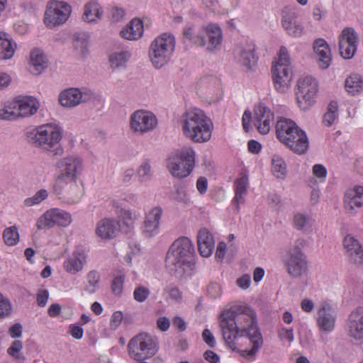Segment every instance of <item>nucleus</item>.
I'll use <instances>...</instances> for the list:
<instances>
[{
    "label": "nucleus",
    "instance_id": "f257e3e1",
    "mask_svg": "<svg viewBox=\"0 0 363 363\" xmlns=\"http://www.w3.org/2000/svg\"><path fill=\"white\" fill-rule=\"evenodd\" d=\"M194 247L186 237L176 240L171 245L166 257V267L169 273L181 278L191 274L193 267Z\"/></svg>",
    "mask_w": 363,
    "mask_h": 363
},
{
    "label": "nucleus",
    "instance_id": "f03ea898",
    "mask_svg": "<svg viewBox=\"0 0 363 363\" xmlns=\"http://www.w3.org/2000/svg\"><path fill=\"white\" fill-rule=\"evenodd\" d=\"M233 311L240 337L246 336L252 344L251 350L241 351L244 357H253L263 344L261 333L257 328L256 314L254 311L245 306H236L230 308Z\"/></svg>",
    "mask_w": 363,
    "mask_h": 363
},
{
    "label": "nucleus",
    "instance_id": "7ed1b4c3",
    "mask_svg": "<svg viewBox=\"0 0 363 363\" xmlns=\"http://www.w3.org/2000/svg\"><path fill=\"white\" fill-rule=\"evenodd\" d=\"M181 125L184 135L198 143L208 142L213 130L211 119L198 108L184 113L181 119Z\"/></svg>",
    "mask_w": 363,
    "mask_h": 363
},
{
    "label": "nucleus",
    "instance_id": "20e7f679",
    "mask_svg": "<svg viewBox=\"0 0 363 363\" xmlns=\"http://www.w3.org/2000/svg\"><path fill=\"white\" fill-rule=\"evenodd\" d=\"M26 136L32 145L50 152L53 157L63 155L64 150L60 144L62 135L59 126L45 124L28 130Z\"/></svg>",
    "mask_w": 363,
    "mask_h": 363
},
{
    "label": "nucleus",
    "instance_id": "39448f33",
    "mask_svg": "<svg viewBox=\"0 0 363 363\" xmlns=\"http://www.w3.org/2000/svg\"><path fill=\"white\" fill-rule=\"evenodd\" d=\"M195 165V152L191 147H184L172 152L167 160V167L175 178L189 176Z\"/></svg>",
    "mask_w": 363,
    "mask_h": 363
},
{
    "label": "nucleus",
    "instance_id": "423d86ee",
    "mask_svg": "<svg viewBox=\"0 0 363 363\" xmlns=\"http://www.w3.org/2000/svg\"><path fill=\"white\" fill-rule=\"evenodd\" d=\"M183 36L196 46H206L207 50L213 52L219 48L222 42V31L217 25H209L201 32L195 33L191 26L184 28Z\"/></svg>",
    "mask_w": 363,
    "mask_h": 363
},
{
    "label": "nucleus",
    "instance_id": "0eeeda50",
    "mask_svg": "<svg viewBox=\"0 0 363 363\" xmlns=\"http://www.w3.org/2000/svg\"><path fill=\"white\" fill-rule=\"evenodd\" d=\"M306 245V240L303 238H298L291 245L286 256L283 258V262L286 267L287 272L292 278H298L305 276L308 273V261L302 248Z\"/></svg>",
    "mask_w": 363,
    "mask_h": 363
},
{
    "label": "nucleus",
    "instance_id": "6e6552de",
    "mask_svg": "<svg viewBox=\"0 0 363 363\" xmlns=\"http://www.w3.org/2000/svg\"><path fill=\"white\" fill-rule=\"evenodd\" d=\"M174 37L169 33H162L151 43L149 49V57L152 65L161 68L169 62L174 50Z\"/></svg>",
    "mask_w": 363,
    "mask_h": 363
},
{
    "label": "nucleus",
    "instance_id": "1a4fd4ad",
    "mask_svg": "<svg viewBox=\"0 0 363 363\" xmlns=\"http://www.w3.org/2000/svg\"><path fill=\"white\" fill-rule=\"evenodd\" d=\"M272 79L276 90L280 93L286 92L290 86L292 72L290 60L286 48L281 47L279 50V60L272 68Z\"/></svg>",
    "mask_w": 363,
    "mask_h": 363
},
{
    "label": "nucleus",
    "instance_id": "9d476101",
    "mask_svg": "<svg viewBox=\"0 0 363 363\" xmlns=\"http://www.w3.org/2000/svg\"><path fill=\"white\" fill-rule=\"evenodd\" d=\"M128 354L136 361L152 357L157 352V344L147 333H141L133 337L128 344Z\"/></svg>",
    "mask_w": 363,
    "mask_h": 363
},
{
    "label": "nucleus",
    "instance_id": "9b49d317",
    "mask_svg": "<svg viewBox=\"0 0 363 363\" xmlns=\"http://www.w3.org/2000/svg\"><path fill=\"white\" fill-rule=\"evenodd\" d=\"M53 191L59 199L70 205L79 203L84 195L83 186L76 179L55 181Z\"/></svg>",
    "mask_w": 363,
    "mask_h": 363
},
{
    "label": "nucleus",
    "instance_id": "f8f14e48",
    "mask_svg": "<svg viewBox=\"0 0 363 363\" xmlns=\"http://www.w3.org/2000/svg\"><path fill=\"white\" fill-rule=\"evenodd\" d=\"M83 162L77 155H70L59 160L55 164L56 169L60 170L55 181H67L77 179L83 169Z\"/></svg>",
    "mask_w": 363,
    "mask_h": 363
},
{
    "label": "nucleus",
    "instance_id": "ddd939ff",
    "mask_svg": "<svg viewBox=\"0 0 363 363\" xmlns=\"http://www.w3.org/2000/svg\"><path fill=\"white\" fill-rule=\"evenodd\" d=\"M231 308L223 312L219 317V325L222 335L227 345L233 351L237 349L235 340L240 336V331L236 323V319Z\"/></svg>",
    "mask_w": 363,
    "mask_h": 363
},
{
    "label": "nucleus",
    "instance_id": "4468645a",
    "mask_svg": "<svg viewBox=\"0 0 363 363\" xmlns=\"http://www.w3.org/2000/svg\"><path fill=\"white\" fill-rule=\"evenodd\" d=\"M296 93V100L299 107L302 110H306L315 102V97L318 91L316 80L312 77H306L299 79L297 84Z\"/></svg>",
    "mask_w": 363,
    "mask_h": 363
},
{
    "label": "nucleus",
    "instance_id": "2eb2a0df",
    "mask_svg": "<svg viewBox=\"0 0 363 363\" xmlns=\"http://www.w3.org/2000/svg\"><path fill=\"white\" fill-rule=\"evenodd\" d=\"M71 13V7L64 1H52L47 6L44 22L52 28L65 23Z\"/></svg>",
    "mask_w": 363,
    "mask_h": 363
},
{
    "label": "nucleus",
    "instance_id": "dca6fc26",
    "mask_svg": "<svg viewBox=\"0 0 363 363\" xmlns=\"http://www.w3.org/2000/svg\"><path fill=\"white\" fill-rule=\"evenodd\" d=\"M72 221V218L69 213L59 208H53L47 211L41 216L38 218L36 225L38 229L50 228L55 225L67 227L70 225Z\"/></svg>",
    "mask_w": 363,
    "mask_h": 363
},
{
    "label": "nucleus",
    "instance_id": "f3484780",
    "mask_svg": "<svg viewBox=\"0 0 363 363\" xmlns=\"http://www.w3.org/2000/svg\"><path fill=\"white\" fill-rule=\"evenodd\" d=\"M157 125L155 116L151 112L138 110L135 111L130 118L131 130L141 134L152 130Z\"/></svg>",
    "mask_w": 363,
    "mask_h": 363
},
{
    "label": "nucleus",
    "instance_id": "a211bd4d",
    "mask_svg": "<svg viewBox=\"0 0 363 363\" xmlns=\"http://www.w3.org/2000/svg\"><path fill=\"white\" fill-rule=\"evenodd\" d=\"M336 318L337 314L332 305L323 303L317 310L316 324L320 332H333L335 328Z\"/></svg>",
    "mask_w": 363,
    "mask_h": 363
},
{
    "label": "nucleus",
    "instance_id": "6ab92c4d",
    "mask_svg": "<svg viewBox=\"0 0 363 363\" xmlns=\"http://www.w3.org/2000/svg\"><path fill=\"white\" fill-rule=\"evenodd\" d=\"M339 50L341 56L345 59H351L356 50L358 43V35L353 28H345L338 38Z\"/></svg>",
    "mask_w": 363,
    "mask_h": 363
},
{
    "label": "nucleus",
    "instance_id": "aec40b11",
    "mask_svg": "<svg viewBox=\"0 0 363 363\" xmlns=\"http://www.w3.org/2000/svg\"><path fill=\"white\" fill-rule=\"evenodd\" d=\"M92 94L91 92L82 91L78 88H69L62 91L59 96L60 104L67 108L77 106L90 99Z\"/></svg>",
    "mask_w": 363,
    "mask_h": 363
},
{
    "label": "nucleus",
    "instance_id": "412c9836",
    "mask_svg": "<svg viewBox=\"0 0 363 363\" xmlns=\"http://www.w3.org/2000/svg\"><path fill=\"white\" fill-rule=\"evenodd\" d=\"M343 247L349 262L356 266L363 264V250L359 241L348 235L343 240Z\"/></svg>",
    "mask_w": 363,
    "mask_h": 363
},
{
    "label": "nucleus",
    "instance_id": "4be33fe9",
    "mask_svg": "<svg viewBox=\"0 0 363 363\" xmlns=\"http://www.w3.org/2000/svg\"><path fill=\"white\" fill-rule=\"evenodd\" d=\"M162 215V209L160 206H155L147 212L143 227V233L146 237L152 238L159 233Z\"/></svg>",
    "mask_w": 363,
    "mask_h": 363
},
{
    "label": "nucleus",
    "instance_id": "5701e85b",
    "mask_svg": "<svg viewBox=\"0 0 363 363\" xmlns=\"http://www.w3.org/2000/svg\"><path fill=\"white\" fill-rule=\"evenodd\" d=\"M362 205L363 186H357L346 191L344 199V207L348 215H354L357 213L356 208L362 207Z\"/></svg>",
    "mask_w": 363,
    "mask_h": 363
},
{
    "label": "nucleus",
    "instance_id": "b1692460",
    "mask_svg": "<svg viewBox=\"0 0 363 363\" xmlns=\"http://www.w3.org/2000/svg\"><path fill=\"white\" fill-rule=\"evenodd\" d=\"M254 116L255 125L257 126L258 131L262 134L268 133L271 128V121L274 118L270 109L260 104L255 106Z\"/></svg>",
    "mask_w": 363,
    "mask_h": 363
},
{
    "label": "nucleus",
    "instance_id": "393cba45",
    "mask_svg": "<svg viewBox=\"0 0 363 363\" xmlns=\"http://www.w3.org/2000/svg\"><path fill=\"white\" fill-rule=\"evenodd\" d=\"M296 13L289 8L281 12V24L289 35L299 37L303 33V27L297 21Z\"/></svg>",
    "mask_w": 363,
    "mask_h": 363
},
{
    "label": "nucleus",
    "instance_id": "a878e982",
    "mask_svg": "<svg viewBox=\"0 0 363 363\" xmlns=\"http://www.w3.org/2000/svg\"><path fill=\"white\" fill-rule=\"evenodd\" d=\"M347 330L349 335L356 340L363 339V308L358 307L348 317Z\"/></svg>",
    "mask_w": 363,
    "mask_h": 363
},
{
    "label": "nucleus",
    "instance_id": "bb28decb",
    "mask_svg": "<svg viewBox=\"0 0 363 363\" xmlns=\"http://www.w3.org/2000/svg\"><path fill=\"white\" fill-rule=\"evenodd\" d=\"M294 152L304 154L309 147V141L306 133L299 127L285 144Z\"/></svg>",
    "mask_w": 363,
    "mask_h": 363
},
{
    "label": "nucleus",
    "instance_id": "cd10ccee",
    "mask_svg": "<svg viewBox=\"0 0 363 363\" xmlns=\"http://www.w3.org/2000/svg\"><path fill=\"white\" fill-rule=\"evenodd\" d=\"M255 45L252 43H240L235 49V55L247 69H251L257 63L255 55Z\"/></svg>",
    "mask_w": 363,
    "mask_h": 363
},
{
    "label": "nucleus",
    "instance_id": "c85d7f7f",
    "mask_svg": "<svg viewBox=\"0 0 363 363\" xmlns=\"http://www.w3.org/2000/svg\"><path fill=\"white\" fill-rule=\"evenodd\" d=\"M313 50L317 55L319 66L327 69L332 61L330 46L323 38H318L313 43Z\"/></svg>",
    "mask_w": 363,
    "mask_h": 363
},
{
    "label": "nucleus",
    "instance_id": "c756f323",
    "mask_svg": "<svg viewBox=\"0 0 363 363\" xmlns=\"http://www.w3.org/2000/svg\"><path fill=\"white\" fill-rule=\"evenodd\" d=\"M119 230V223L114 220L105 218L100 220L96 225V234L101 239H112Z\"/></svg>",
    "mask_w": 363,
    "mask_h": 363
},
{
    "label": "nucleus",
    "instance_id": "7c9ffc66",
    "mask_svg": "<svg viewBox=\"0 0 363 363\" xmlns=\"http://www.w3.org/2000/svg\"><path fill=\"white\" fill-rule=\"evenodd\" d=\"M199 251L202 257H208L214 248V240L211 233L206 228H201L197 235Z\"/></svg>",
    "mask_w": 363,
    "mask_h": 363
},
{
    "label": "nucleus",
    "instance_id": "2f4dec72",
    "mask_svg": "<svg viewBox=\"0 0 363 363\" xmlns=\"http://www.w3.org/2000/svg\"><path fill=\"white\" fill-rule=\"evenodd\" d=\"M18 103L17 113L18 117H29L34 115L38 108L39 102L32 96L18 97L16 99Z\"/></svg>",
    "mask_w": 363,
    "mask_h": 363
},
{
    "label": "nucleus",
    "instance_id": "473e14b6",
    "mask_svg": "<svg viewBox=\"0 0 363 363\" xmlns=\"http://www.w3.org/2000/svg\"><path fill=\"white\" fill-rule=\"evenodd\" d=\"M298 126L291 120L281 118L276 123L277 138L283 144H286Z\"/></svg>",
    "mask_w": 363,
    "mask_h": 363
},
{
    "label": "nucleus",
    "instance_id": "72a5a7b5",
    "mask_svg": "<svg viewBox=\"0 0 363 363\" xmlns=\"http://www.w3.org/2000/svg\"><path fill=\"white\" fill-rule=\"evenodd\" d=\"M48 66V60L43 52L35 49L30 53V71L33 74H40Z\"/></svg>",
    "mask_w": 363,
    "mask_h": 363
},
{
    "label": "nucleus",
    "instance_id": "f704fd0d",
    "mask_svg": "<svg viewBox=\"0 0 363 363\" xmlns=\"http://www.w3.org/2000/svg\"><path fill=\"white\" fill-rule=\"evenodd\" d=\"M143 33V22L138 18L133 19L126 29L121 31L123 38L127 40H137Z\"/></svg>",
    "mask_w": 363,
    "mask_h": 363
},
{
    "label": "nucleus",
    "instance_id": "c9c22d12",
    "mask_svg": "<svg viewBox=\"0 0 363 363\" xmlns=\"http://www.w3.org/2000/svg\"><path fill=\"white\" fill-rule=\"evenodd\" d=\"M345 86L349 94H359L363 91V77L357 73H352L346 78Z\"/></svg>",
    "mask_w": 363,
    "mask_h": 363
},
{
    "label": "nucleus",
    "instance_id": "e433bc0d",
    "mask_svg": "<svg viewBox=\"0 0 363 363\" xmlns=\"http://www.w3.org/2000/svg\"><path fill=\"white\" fill-rule=\"evenodd\" d=\"M103 11L99 4L96 1H91L84 6L83 19L91 23L101 18Z\"/></svg>",
    "mask_w": 363,
    "mask_h": 363
},
{
    "label": "nucleus",
    "instance_id": "4c0bfd02",
    "mask_svg": "<svg viewBox=\"0 0 363 363\" xmlns=\"http://www.w3.org/2000/svg\"><path fill=\"white\" fill-rule=\"evenodd\" d=\"M130 56V52L127 50H120L112 52L109 55L111 67L113 69L125 67Z\"/></svg>",
    "mask_w": 363,
    "mask_h": 363
},
{
    "label": "nucleus",
    "instance_id": "58836bf2",
    "mask_svg": "<svg viewBox=\"0 0 363 363\" xmlns=\"http://www.w3.org/2000/svg\"><path fill=\"white\" fill-rule=\"evenodd\" d=\"M16 44L9 38V35L0 32V52L3 54L4 59L11 58L15 51Z\"/></svg>",
    "mask_w": 363,
    "mask_h": 363
},
{
    "label": "nucleus",
    "instance_id": "ea45409f",
    "mask_svg": "<svg viewBox=\"0 0 363 363\" xmlns=\"http://www.w3.org/2000/svg\"><path fill=\"white\" fill-rule=\"evenodd\" d=\"M248 184V179L247 177H242L238 179L235 183V196L234 201L237 204V208H239L240 204L245 203L244 196L247 194V187Z\"/></svg>",
    "mask_w": 363,
    "mask_h": 363
},
{
    "label": "nucleus",
    "instance_id": "a19ab883",
    "mask_svg": "<svg viewBox=\"0 0 363 363\" xmlns=\"http://www.w3.org/2000/svg\"><path fill=\"white\" fill-rule=\"evenodd\" d=\"M18 103L15 101L0 106V118L2 120H15L18 118L17 113Z\"/></svg>",
    "mask_w": 363,
    "mask_h": 363
},
{
    "label": "nucleus",
    "instance_id": "79ce46f5",
    "mask_svg": "<svg viewBox=\"0 0 363 363\" xmlns=\"http://www.w3.org/2000/svg\"><path fill=\"white\" fill-rule=\"evenodd\" d=\"M272 172L278 179H284L286 175V165L279 155H274L272 160Z\"/></svg>",
    "mask_w": 363,
    "mask_h": 363
},
{
    "label": "nucleus",
    "instance_id": "37998d69",
    "mask_svg": "<svg viewBox=\"0 0 363 363\" xmlns=\"http://www.w3.org/2000/svg\"><path fill=\"white\" fill-rule=\"evenodd\" d=\"M3 240L7 246H15L19 242L20 235L18 228L13 225L4 229L3 232Z\"/></svg>",
    "mask_w": 363,
    "mask_h": 363
},
{
    "label": "nucleus",
    "instance_id": "c03bdc74",
    "mask_svg": "<svg viewBox=\"0 0 363 363\" xmlns=\"http://www.w3.org/2000/svg\"><path fill=\"white\" fill-rule=\"evenodd\" d=\"M137 176L140 182H147L152 177L151 160L146 159L141 162L137 169Z\"/></svg>",
    "mask_w": 363,
    "mask_h": 363
},
{
    "label": "nucleus",
    "instance_id": "a18cd8bd",
    "mask_svg": "<svg viewBox=\"0 0 363 363\" xmlns=\"http://www.w3.org/2000/svg\"><path fill=\"white\" fill-rule=\"evenodd\" d=\"M310 221V216L301 213H296L293 218V225L298 230L305 231L309 227Z\"/></svg>",
    "mask_w": 363,
    "mask_h": 363
},
{
    "label": "nucleus",
    "instance_id": "49530a36",
    "mask_svg": "<svg viewBox=\"0 0 363 363\" xmlns=\"http://www.w3.org/2000/svg\"><path fill=\"white\" fill-rule=\"evenodd\" d=\"M337 103L331 101L328 106V111L325 113L323 119V122L326 126H330L334 123L337 116Z\"/></svg>",
    "mask_w": 363,
    "mask_h": 363
},
{
    "label": "nucleus",
    "instance_id": "de8ad7c7",
    "mask_svg": "<svg viewBox=\"0 0 363 363\" xmlns=\"http://www.w3.org/2000/svg\"><path fill=\"white\" fill-rule=\"evenodd\" d=\"M49 193L46 189H42L38 191L32 197L24 200L23 203L26 207H31L40 203L48 197Z\"/></svg>",
    "mask_w": 363,
    "mask_h": 363
},
{
    "label": "nucleus",
    "instance_id": "09e8293b",
    "mask_svg": "<svg viewBox=\"0 0 363 363\" xmlns=\"http://www.w3.org/2000/svg\"><path fill=\"white\" fill-rule=\"evenodd\" d=\"M64 266L67 272L71 274H76L82 269L83 263L79 257L74 256L69 258L65 262Z\"/></svg>",
    "mask_w": 363,
    "mask_h": 363
},
{
    "label": "nucleus",
    "instance_id": "8fccbe9b",
    "mask_svg": "<svg viewBox=\"0 0 363 363\" xmlns=\"http://www.w3.org/2000/svg\"><path fill=\"white\" fill-rule=\"evenodd\" d=\"M100 276L96 271H91L87 275V284L85 290L89 294H93L96 291L99 282Z\"/></svg>",
    "mask_w": 363,
    "mask_h": 363
},
{
    "label": "nucleus",
    "instance_id": "3c124183",
    "mask_svg": "<svg viewBox=\"0 0 363 363\" xmlns=\"http://www.w3.org/2000/svg\"><path fill=\"white\" fill-rule=\"evenodd\" d=\"M119 218L126 225L127 228H130L136 220L137 216L129 210L122 209Z\"/></svg>",
    "mask_w": 363,
    "mask_h": 363
},
{
    "label": "nucleus",
    "instance_id": "603ef678",
    "mask_svg": "<svg viewBox=\"0 0 363 363\" xmlns=\"http://www.w3.org/2000/svg\"><path fill=\"white\" fill-rule=\"evenodd\" d=\"M150 294V291L148 288L145 286H138L135 289L133 292L134 299L140 303L145 301Z\"/></svg>",
    "mask_w": 363,
    "mask_h": 363
},
{
    "label": "nucleus",
    "instance_id": "864d4df0",
    "mask_svg": "<svg viewBox=\"0 0 363 363\" xmlns=\"http://www.w3.org/2000/svg\"><path fill=\"white\" fill-rule=\"evenodd\" d=\"M11 310L12 307L10 301L0 293V318L9 316L11 313Z\"/></svg>",
    "mask_w": 363,
    "mask_h": 363
},
{
    "label": "nucleus",
    "instance_id": "5fc2aeb1",
    "mask_svg": "<svg viewBox=\"0 0 363 363\" xmlns=\"http://www.w3.org/2000/svg\"><path fill=\"white\" fill-rule=\"evenodd\" d=\"M202 338L205 343H206L210 347H214L216 345V341L214 336L208 329H204L202 332Z\"/></svg>",
    "mask_w": 363,
    "mask_h": 363
},
{
    "label": "nucleus",
    "instance_id": "6e6d98bb",
    "mask_svg": "<svg viewBox=\"0 0 363 363\" xmlns=\"http://www.w3.org/2000/svg\"><path fill=\"white\" fill-rule=\"evenodd\" d=\"M170 326V320L166 316L159 317L157 320V327L162 332L168 330Z\"/></svg>",
    "mask_w": 363,
    "mask_h": 363
},
{
    "label": "nucleus",
    "instance_id": "4d7b16f0",
    "mask_svg": "<svg viewBox=\"0 0 363 363\" xmlns=\"http://www.w3.org/2000/svg\"><path fill=\"white\" fill-rule=\"evenodd\" d=\"M124 281V275L116 277L112 284V289L115 294H121Z\"/></svg>",
    "mask_w": 363,
    "mask_h": 363
},
{
    "label": "nucleus",
    "instance_id": "13d9d810",
    "mask_svg": "<svg viewBox=\"0 0 363 363\" xmlns=\"http://www.w3.org/2000/svg\"><path fill=\"white\" fill-rule=\"evenodd\" d=\"M49 297V292L48 290H40L37 295V303L39 306L43 307L46 305Z\"/></svg>",
    "mask_w": 363,
    "mask_h": 363
},
{
    "label": "nucleus",
    "instance_id": "bf43d9fd",
    "mask_svg": "<svg viewBox=\"0 0 363 363\" xmlns=\"http://www.w3.org/2000/svg\"><path fill=\"white\" fill-rule=\"evenodd\" d=\"M313 174L316 177L325 178L327 174V170L322 164H315L313 167Z\"/></svg>",
    "mask_w": 363,
    "mask_h": 363
},
{
    "label": "nucleus",
    "instance_id": "052dcab7",
    "mask_svg": "<svg viewBox=\"0 0 363 363\" xmlns=\"http://www.w3.org/2000/svg\"><path fill=\"white\" fill-rule=\"evenodd\" d=\"M9 334L13 338L19 337L22 335V325L20 323H16L9 330Z\"/></svg>",
    "mask_w": 363,
    "mask_h": 363
},
{
    "label": "nucleus",
    "instance_id": "680f3d73",
    "mask_svg": "<svg viewBox=\"0 0 363 363\" xmlns=\"http://www.w3.org/2000/svg\"><path fill=\"white\" fill-rule=\"evenodd\" d=\"M123 318V315L121 311H116L113 313L111 319V325L114 328L118 327Z\"/></svg>",
    "mask_w": 363,
    "mask_h": 363
},
{
    "label": "nucleus",
    "instance_id": "e2e57ef3",
    "mask_svg": "<svg viewBox=\"0 0 363 363\" xmlns=\"http://www.w3.org/2000/svg\"><path fill=\"white\" fill-rule=\"evenodd\" d=\"M252 120V113L249 110L245 111L242 118V126L245 132H248L250 130V123Z\"/></svg>",
    "mask_w": 363,
    "mask_h": 363
},
{
    "label": "nucleus",
    "instance_id": "0e129e2a",
    "mask_svg": "<svg viewBox=\"0 0 363 363\" xmlns=\"http://www.w3.org/2000/svg\"><path fill=\"white\" fill-rule=\"evenodd\" d=\"M279 337L281 340H288L289 342L294 341V333L292 329L283 328L279 333Z\"/></svg>",
    "mask_w": 363,
    "mask_h": 363
},
{
    "label": "nucleus",
    "instance_id": "69168bd1",
    "mask_svg": "<svg viewBox=\"0 0 363 363\" xmlns=\"http://www.w3.org/2000/svg\"><path fill=\"white\" fill-rule=\"evenodd\" d=\"M236 283L240 288L246 289L250 286V276L249 274H244L237 279Z\"/></svg>",
    "mask_w": 363,
    "mask_h": 363
},
{
    "label": "nucleus",
    "instance_id": "338daca9",
    "mask_svg": "<svg viewBox=\"0 0 363 363\" xmlns=\"http://www.w3.org/2000/svg\"><path fill=\"white\" fill-rule=\"evenodd\" d=\"M203 357L211 363H217L220 360L219 356L212 350H206L203 354Z\"/></svg>",
    "mask_w": 363,
    "mask_h": 363
},
{
    "label": "nucleus",
    "instance_id": "774afa93",
    "mask_svg": "<svg viewBox=\"0 0 363 363\" xmlns=\"http://www.w3.org/2000/svg\"><path fill=\"white\" fill-rule=\"evenodd\" d=\"M207 187L208 182L206 178L203 177H199L196 182V188L199 193L201 194H204L207 190Z\"/></svg>",
    "mask_w": 363,
    "mask_h": 363
}]
</instances>
